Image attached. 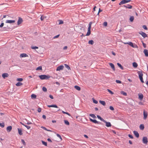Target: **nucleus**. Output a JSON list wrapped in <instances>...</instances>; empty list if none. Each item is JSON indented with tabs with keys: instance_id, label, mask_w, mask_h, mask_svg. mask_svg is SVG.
I'll use <instances>...</instances> for the list:
<instances>
[{
	"instance_id": "obj_42",
	"label": "nucleus",
	"mask_w": 148,
	"mask_h": 148,
	"mask_svg": "<svg viewBox=\"0 0 148 148\" xmlns=\"http://www.w3.org/2000/svg\"><path fill=\"white\" fill-rule=\"evenodd\" d=\"M56 135L58 137H59L60 139L61 140H62V138L60 135L58 134H57Z\"/></svg>"
},
{
	"instance_id": "obj_10",
	"label": "nucleus",
	"mask_w": 148,
	"mask_h": 148,
	"mask_svg": "<svg viewBox=\"0 0 148 148\" xmlns=\"http://www.w3.org/2000/svg\"><path fill=\"white\" fill-rule=\"evenodd\" d=\"M103 122L106 123V125L107 127H109L111 126V125L110 122H107L105 120V121H103Z\"/></svg>"
},
{
	"instance_id": "obj_47",
	"label": "nucleus",
	"mask_w": 148,
	"mask_h": 148,
	"mask_svg": "<svg viewBox=\"0 0 148 148\" xmlns=\"http://www.w3.org/2000/svg\"><path fill=\"white\" fill-rule=\"evenodd\" d=\"M116 82L117 83L121 84V81L119 80H116Z\"/></svg>"
},
{
	"instance_id": "obj_39",
	"label": "nucleus",
	"mask_w": 148,
	"mask_h": 148,
	"mask_svg": "<svg viewBox=\"0 0 148 148\" xmlns=\"http://www.w3.org/2000/svg\"><path fill=\"white\" fill-rule=\"evenodd\" d=\"M42 144L45 146H47V143L43 140H42Z\"/></svg>"
},
{
	"instance_id": "obj_6",
	"label": "nucleus",
	"mask_w": 148,
	"mask_h": 148,
	"mask_svg": "<svg viewBox=\"0 0 148 148\" xmlns=\"http://www.w3.org/2000/svg\"><path fill=\"white\" fill-rule=\"evenodd\" d=\"M139 34H140L144 38H146L147 36V34L145 33L142 31L140 32H139Z\"/></svg>"
},
{
	"instance_id": "obj_41",
	"label": "nucleus",
	"mask_w": 148,
	"mask_h": 148,
	"mask_svg": "<svg viewBox=\"0 0 148 148\" xmlns=\"http://www.w3.org/2000/svg\"><path fill=\"white\" fill-rule=\"evenodd\" d=\"M46 18V17L42 16L41 17L40 19L41 21H43L44 19Z\"/></svg>"
},
{
	"instance_id": "obj_45",
	"label": "nucleus",
	"mask_w": 148,
	"mask_h": 148,
	"mask_svg": "<svg viewBox=\"0 0 148 148\" xmlns=\"http://www.w3.org/2000/svg\"><path fill=\"white\" fill-rule=\"evenodd\" d=\"M21 142L24 145H26L25 143V142L24 140L23 139L21 140Z\"/></svg>"
},
{
	"instance_id": "obj_32",
	"label": "nucleus",
	"mask_w": 148,
	"mask_h": 148,
	"mask_svg": "<svg viewBox=\"0 0 148 148\" xmlns=\"http://www.w3.org/2000/svg\"><path fill=\"white\" fill-rule=\"evenodd\" d=\"M36 70H42V67L41 66H39L36 69Z\"/></svg>"
},
{
	"instance_id": "obj_12",
	"label": "nucleus",
	"mask_w": 148,
	"mask_h": 148,
	"mask_svg": "<svg viewBox=\"0 0 148 148\" xmlns=\"http://www.w3.org/2000/svg\"><path fill=\"white\" fill-rule=\"evenodd\" d=\"M139 78L143 77V74L142 71H138L137 72Z\"/></svg>"
},
{
	"instance_id": "obj_13",
	"label": "nucleus",
	"mask_w": 148,
	"mask_h": 148,
	"mask_svg": "<svg viewBox=\"0 0 148 148\" xmlns=\"http://www.w3.org/2000/svg\"><path fill=\"white\" fill-rule=\"evenodd\" d=\"M8 76L9 75L7 73H3L2 75V77L4 79L5 78V77H8Z\"/></svg>"
},
{
	"instance_id": "obj_1",
	"label": "nucleus",
	"mask_w": 148,
	"mask_h": 148,
	"mask_svg": "<svg viewBox=\"0 0 148 148\" xmlns=\"http://www.w3.org/2000/svg\"><path fill=\"white\" fill-rule=\"evenodd\" d=\"M39 77L41 79H49L50 76L48 75H39Z\"/></svg>"
},
{
	"instance_id": "obj_44",
	"label": "nucleus",
	"mask_w": 148,
	"mask_h": 148,
	"mask_svg": "<svg viewBox=\"0 0 148 148\" xmlns=\"http://www.w3.org/2000/svg\"><path fill=\"white\" fill-rule=\"evenodd\" d=\"M142 27L143 29H144L145 30L147 29V26L145 25H143Z\"/></svg>"
},
{
	"instance_id": "obj_25",
	"label": "nucleus",
	"mask_w": 148,
	"mask_h": 148,
	"mask_svg": "<svg viewBox=\"0 0 148 148\" xmlns=\"http://www.w3.org/2000/svg\"><path fill=\"white\" fill-rule=\"evenodd\" d=\"M23 83L21 82H18L16 84V85L17 86H18L22 85Z\"/></svg>"
},
{
	"instance_id": "obj_37",
	"label": "nucleus",
	"mask_w": 148,
	"mask_h": 148,
	"mask_svg": "<svg viewBox=\"0 0 148 148\" xmlns=\"http://www.w3.org/2000/svg\"><path fill=\"white\" fill-rule=\"evenodd\" d=\"M89 115L90 116H91V117H92V118H96V116H95V115L94 114H90Z\"/></svg>"
},
{
	"instance_id": "obj_5",
	"label": "nucleus",
	"mask_w": 148,
	"mask_h": 148,
	"mask_svg": "<svg viewBox=\"0 0 148 148\" xmlns=\"http://www.w3.org/2000/svg\"><path fill=\"white\" fill-rule=\"evenodd\" d=\"M143 143L145 144H147L148 143L147 138L146 137H143Z\"/></svg>"
},
{
	"instance_id": "obj_3",
	"label": "nucleus",
	"mask_w": 148,
	"mask_h": 148,
	"mask_svg": "<svg viewBox=\"0 0 148 148\" xmlns=\"http://www.w3.org/2000/svg\"><path fill=\"white\" fill-rule=\"evenodd\" d=\"M130 1V0H122L120 2L119 4V5H121L122 4H123L129 2Z\"/></svg>"
},
{
	"instance_id": "obj_2",
	"label": "nucleus",
	"mask_w": 148,
	"mask_h": 148,
	"mask_svg": "<svg viewBox=\"0 0 148 148\" xmlns=\"http://www.w3.org/2000/svg\"><path fill=\"white\" fill-rule=\"evenodd\" d=\"M92 24V22H90L89 24V25L88 29V32L86 36H88L90 34V29L91 28V26Z\"/></svg>"
},
{
	"instance_id": "obj_57",
	"label": "nucleus",
	"mask_w": 148,
	"mask_h": 148,
	"mask_svg": "<svg viewBox=\"0 0 148 148\" xmlns=\"http://www.w3.org/2000/svg\"><path fill=\"white\" fill-rule=\"evenodd\" d=\"M128 136L131 138L132 139L133 138V136H132V135H131L129 134L128 135Z\"/></svg>"
},
{
	"instance_id": "obj_54",
	"label": "nucleus",
	"mask_w": 148,
	"mask_h": 148,
	"mask_svg": "<svg viewBox=\"0 0 148 148\" xmlns=\"http://www.w3.org/2000/svg\"><path fill=\"white\" fill-rule=\"evenodd\" d=\"M110 110H114V108L112 106H110Z\"/></svg>"
},
{
	"instance_id": "obj_40",
	"label": "nucleus",
	"mask_w": 148,
	"mask_h": 148,
	"mask_svg": "<svg viewBox=\"0 0 148 148\" xmlns=\"http://www.w3.org/2000/svg\"><path fill=\"white\" fill-rule=\"evenodd\" d=\"M108 91V92L111 95H113L114 94V93L111 91L110 90L108 89H107Z\"/></svg>"
},
{
	"instance_id": "obj_55",
	"label": "nucleus",
	"mask_w": 148,
	"mask_h": 148,
	"mask_svg": "<svg viewBox=\"0 0 148 148\" xmlns=\"http://www.w3.org/2000/svg\"><path fill=\"white\" fill-rule=\"evenodd\" d=\"M37 111H38V112H41V108H38V109Z\"/></svg>"
},
{
	"instance_id": "obj_34",
	"label": "nucleus",
	"mask_w": 148,
	"mask_h": 148,
	"mask_svg": "<svg viewBox=\"0 0 148 148\" xmlns=\"http://www.w3.org/2000/svg\"><path fill=\"white\" fill-rule=\"evenodd\" d=\"M23 80V79L22 78H17L16 79L17 81L19 82H22Z\"/></svg>"
},
{
	"instance_id": "obj_64",
	"label": "nucleus",
	"mask_w": 148,
	"mask_h": 148,
	"mask_svg": "<svg viewBox=\"0 0 148 148\" xmlns=\"http://www.w3.org/2000/svg\"><path fill=\"white\" fill-rule=\"evenodd\" d=\"M4 25V23H1V24L0 25V27H2Z\"/></svg>"
},
{
	"instance_id": "obj_49",
	"label": "nucleus",
	"mask_w": 148,
	"mask_h": 148,
	"mask_svg": "<svg viewBox=\"0 0 148 148\" xmlns=\"http://www.w3.org/2000/svg\"><path fill=\"white\" fill-rule=\"evenodd\" d=\"M59 24H62L63 23V21H62V20H59Z\"/></svg>"
},
{
	"instance_id": "obj_19",
	"label": "nucleus",
	"mask_w": 148,
	"mask_h": 148,
	"mask_svg": "<svg viewBox=\"0 0 148 148\" xmlns=\"http://www.w3.org/2000/svg\"><path fill=\"white\" fill-rule=\"evenodd\" d=\"M90 120L91 121L95 123H99V122L97 121V120H95L92 119L91 118H90Z\"/></svg>"
},
{
	"instance_id": "obj_8",
	"label": "nucleus",
	"mask_w": 148,
	"mask_h": 148,
	"mask_svg": "<svg viewBox=\"0 0 148 148\" xmlns=\"http://www.w3.org/2000/svg\"><path fill=\"white\" fill-rule=\"evenodd\" d=\"M147 111L144 110L143 111V115H144V117L143 119H146L147 116Z\"/></svg>"
},
{
	"instance_id": "obj_33",
	"label": "nucleus",
	"mask_w": 148,
	"mask_h": 148,
	"mask_svg": "<svg viewBox=\"0 0 148 148\" xmlns=\"http://www.w3.org/2000/svg\"><path fill=\"white\" fill-rule=\"evenodd\" d=\"M130 20L131 22H132L134 20V17L133 16H131L130 18Z\"/></svg>"
},
{
	"instance_id": "obj_60",
	"label": "nucleus",
	"mask_w": 148,
	"mask_h": 148,
	"mask_svg": "<svg viewBox=\"0 0 148 148\" xmlns=\"http://www.w3.org/2000/svg\"><path fill=\"white\" fill-rule=\"evenodd\" d=\"M119 67L122 69H123V67L122 65H118Z\"/></svg>"
},
{
	"instance_id": "obj_26",
	"label": "nucleus",
	"mask_w": 148,
	"mask_h": 148,
	"mask_svg": "<svg viewBox=\"0 0 148 148\" xmlns=\"http://www.w3.org/2000/svg\"><path fill=\"white\" fill-rule=\"evenodd\" d=\"M140 128L141 130H143L144 128V126L143 125L141 124L140 126Z\"/></svg>"
},
{
	"instance_id": "obj_23",
	"label": "nucleus",
	"mask_w": 148,
	"mask_h": 148,
	"mask_svg": "<svg viewBox=\"0 0 148 148\" xmlns=\"http://www.w3.org/2000/svg\"><path fill=\"white\" fill-rule=\"evenodd\" d=\"M99 103L105 106L106 105V102L105 101H99Z\"/></svg>"
},
{
	"instance_id": "obj_29",
	"label": "nucleus",
	"mask_w": 148,
	"mask_h": 148,
	"mask_svg": "<svg viewBox=\"0 0 148 148\" xmlns=\"http://www.w3.org/2000/svg\"><path fill=\"white\" fill-rule=\"evenodd\" d=\"M31 98L32 99L34 98L35 99L36 98V95L35 94H32L31 96Z\"/></svg>"
},
{
	"instance_id": "obj_21",
	"label": "nucleus",
	"mask_w": 148,
	"mask_h": 148,
	"mask_svg": "<svg viewBox=\"0 0 148 148\" xmlns=\"http://www.w3.org/2000/svg\"><path fill=\"white\" fill-rule=\"evenodd\" d=\"M18 133L20 135H22L23 134V133L22 132L20 128H18Z\"/></svg>"
},
{
	"instance_id": "obj_36",
	"label": "nucleus",
	"mask_w": 148,
	"mask_h": 148,
	"mask_svg": "<svg viewBox=\"0 0 148 148\" xmlns=\"http://www.w3.org/2000/svg\"><path fill=\"white\" fill-rule=\"evenodd\" d=\"M62 112L63 113V114H67L69 116H71V115L68 112H65L63 111H62Z\"/></svg>"
},
{
	"instance_id": "obj_58",
	"label": "nucleus",
	"mask_w": 148,
	"mask_h": 148,
	"mask_svg": "<svg viewBox=\"0 0 148 148\" xmlns=\"http://www.w3.org/2000/svg\"><path fill=\"white\" fill-rule=\"evenodd\" d=\"M41 128L43 129L44 130L47 131V129L45 127H43V126H41Z\"/></svg>"
},
{
	"instance_id": "obj_38",
	"label": "nucleus",
	"mask_w": 148,
	"mask_h": 148,
	"mask_svg": "<svg viewBox=\"0 0 148 148\" xmlns=\"http://www.w3.org/2000/svg\"><path fill=\"white\" fill-rule=\"evenodd\" d=\"M93 101L94 103L95 104H97L98 103V101L97 100H95L93 98H92Z\"/></svg>"
},
{
	"instance_id": "obj_46",
	"label": "nucleus",
	"mask_w": 148,
	"mask_h": 148,
	"mask_svg": "<svg viewBox=\"0 0 148 148\" xmlns=\"http://www.w3.org/2000/svg\"><path fill=\"white\" fill-rule=\"evenodd\" d=\"M103 25L105 26H107V23L106 22H105L103 23Z\"/></svg>"
},
{
	"instance_id": "obj_7",
	"label": "nucleus",
	"mask_w": 148,
	"mask_h": 148,
	"mask_svg": "<svg viewBox=\"0 0 148 148\" xmlns=\"http://www.w3.org/2000/svg\"><path fill=\"white\" fill-rule=\"evenodd\" d=\"M64 68V66L63 65H60L58 67L56 70L57 71H60L63 70Z\"/></svg>"
},
{
	"instance_id": "obj_43",
	"label": "nucleus",
	"mask_w": 148,
	"mask_h": 148,
	"mask_svg": "<svg viewBox=\"0 0 148 148\" xmlns=\"http://www.w3.org/2000/svg\"><path fill=\"white\" fill-rule=\"evenodd\" d=\"M0 126L2 127H4V123H0Z\"/></svg>"
},
{
	"instance_id": "obj_9",
	"label": "nucleus",
	"mask_w": 148,
	"mask_h": 148,
	"mask_svg": "<svg viewBox=\"0 0 148 148\" xmlns=\"http://www.w3.org/2000/svg\"><path fill=\"white\" fill-rule=\"evenodd\" d=\"M23 21V20L21 18L19 17L17 21L18 25H19L20 24H21V23H22Z\"/></svg>"
},
{
	"instance_id": "obj_56",
	"label": "nucleus",
	"mask_w": 148,
	"mask_h": 148,
	"mask_svg": "<svg viewBox=\"0 0 148 148\" xmlns=\"http://www.w3.org/2000/svg\"><path fill=\"white\" fill-rule=\"evenodd\" d=\"M65 67L68 69L69 70L70 69V67L69 66V65H65Z\"/></svg>"
},
{
	"instance_id": "obj_52",
	"label": "nucleus",
	"mask_w": 148,
	"mask_h": 148,
	"mask_svg": "<svg viewBox=\"0 0 148 148\" xmlns=\"http://www.w3.org/2000/svg\"><path fill=\"white\" fill-rule=\"evenodd\" d=\"M25 127H26L27 128V129L28 130L31 127L30 126H27L26 125H25Z\"/></svg>"
},
{
	"instance_id": "obj_62",
	"label": "nucleus",
	"mask_w": 148,
	"mask_h": 148,
	"mask_svg": "<svg viewBox=\"0 0 148 148\" xmlns=\"http://www.w3.org/2000/svg\"><path fill=\"white\" fill-rule=\"evenodd\" d=\"M49 97L51 99H53V97L52 95H50Z\"/></svg>"
},
{
	"instance_id": "obj_4",
	"label": "nucleus",
	"mask_w": 148,
	"mask_h": 148,
	"mask_svg": "<svg viewBox=\"0 0 148 148\" xmlns=\"http://www.w3.org/2000/svg\"><path fill=\"white\" fill-rule=\"evenodd\" d=\"M128 44L130 46L132 47L133 48H138V47L135 44H133L132 42H128Z\"/></svg>"
},
{
	"instance_id": "obj_22",
	"label": "nucleus",
	"mask_w": 148,
	"mask_h": 148,
	"mask_svg": "<svg viewBox=\"0 0 148 148\" xmlns=\"http://www.w3.org/2000/svg\"><path fill=\"white\" fill-rule=\"evenodd\" d=\"M123 6L129 9H131L132 8V6L129 5H124Z\"/></svg>"
},
{
	"instance_id": "obj_30",
	"label": "nucleus",
	"mask_w": 148,
	"mask_h": 148,
	"mask_svg": "<svg viewBox=\"0 0 148 148\" xmlns=\"http://www.w3.org/2000/svg\"><path fill=\"white\" fill-rule=\"evenodd\" d=\"M94 43L93 41L92 40H89L88 41V43L90 44L93 45Z\"/></svg>"
},
{
	"instance_id": "obj_50",
	"label": "nucleus",
	"mask_w": 148,
	"mask_h": 148,
	"mask_svg": "<svg viewBox=\"0 0 148 148\" xmlns=\"http://www.w3.org/2000/svg\"><path fill=\"white\" fill-rule=\"evenodd\" d=\"M142 42L143 46L145 48L146 47V44L144 43L143 41H142Z\"/></svg>"
},
{
	"instance_id": "obj_61",
	"label": "nucleus",
	"mask_w": 148,
	"mask_h": 148,
	"mask_svg": "<svg viewBox=\"0 0 148 148\" xmlns=\"http://www.w3.org/2000/svg\"><path fill=\"white\" fill-rule=\"evenodd\" d=\"M59 35H60L59 34V35H57L54 36V38H58L59 37Z\"/></svg>"
},
{
	"instance_id": "obj_14",
	"label": "nucleus",
	"mask_w": 148,
	"mask_h": 148,
	"mask_svg": "<svg viewBox=\"0 0 148 148\" xmlns=\"http://www.w3.org/2000/svg\"><path fill=\"white\" fill-rule=\"evenodd\" d=\"M28 57V56L26 53H23L20 54V58L26 57Z\"/></svg>"
},
{
	"instance_id": "obj_11",
	"label": "nucleus",
	"mask_w": 148,
	"mask_h": 148,
	"mask_svg": "<svg viewBox=\"0 0 148 148\" xmlns=\"http://www.w3.org/2000/svg\"><path fill=\"white\" fill-rule=\"evenodd\" d=\"M15 22V20H7L6 21V23L11 24L14 23Z\"/></svg>"
},
{
	"instance_id": "obj_63",
	"label": "nucleus",
	"mask_w": 148,
	"mask_h": 148,
	"mask_svg": "<svg viewBox=\"0 0 148 148\" xmlns=\"http://www.w3.org/2000/svg\"><path fill=\"white\" fill-rule=\"evenodd\" d=\"M42 118L44 119H45L46 118V116L45 115H43L42 116Z\"/></svg>"
},
{
	"instance_id": "obj_59",
	"label": "nucleus",
	"mask_w": 148,
	"mask_h": 148,
	"mask_svg": "<svg viewBox=\"0 0 148 148\" xmlns=\"http://www.w3.org/2000/svg\"><path fill=\"white\" fill-rule=\"evenodd\" d=\"M138 104L140 105H143V103L141 102H139Z\"/></svg>"
},
{
	"instance_id": "obj_18",
	"label": "nucleus",
	"mask_w": 148,
	"mask_h": 148,
	"mask_svg": "<svg viewBox=\"0 0 148 148\" xmlns=\"http://www.w3.org/2000/svg\"><path fill=\"white\" fill-rule=\"evenodd\" d=\"M138 98L140 100H142L143 97V95L142 94H138Z\"/></svg>"
},
{
	"instance_id": "obj_31",
	"label": "nucleus",
	"mask_w": 148,
	"mask_h": 148,
	"mask_svg": "<svg viewBox=\"0 0 148 148\" xmlns=\"http://www.w3.org/2000/svg\"><path fill=\"white\" fill-rule=\"evenodd\" d=\"M121 93L122 94L125 96H126L127 95L126 93L123 91H121Z\"/></svg>"
},
{
	"instance_id": "obj_20",
	"label": "nucleus",
	"mask_w": 148,
	"mask_h": 148,
	"mask_svg": "<svg viewBox=\"0 0 148 148\" xmlns=\"http://www.w3.org/2000/svg\"><path fill=\"white\" fill-rule=\"evenodd\" d=\"M47 106L49 107H54L55 108H58V107L56 105H48Z\"/></svg>"
},
{
	"instance_id": "obj_35",
	"label": "nucleus",
	"mask_w": 148,
	"mask_h": 148,
	"mask_svg": "<svg viewBox=\"0 0 148 148\" xmlns=\"http://www.w3.org/2000/svg\"><path fill=\"white\" fill-rule=\"evenodd\" d=\"M42 90L44 92H46L47 91V88L45 87H43L42 88Z\"/></svg>"
},
{
	"instance_id": "obj_15",
	"label": "nucleus",
	"mask_w": 148,
	"mask_h": 148,
	"mask_svg": "<svg viewBox=\"0 0 148 148\" xmlns=\"http://www.w3.org/2000/svg\"><path fill=\"white\" fill-rule=\"evenodd\" d=\"M12 130V127L11 126H8L6 128V130L8 132H10Z\"/></svg>"
},
{
	"instance_id": "obj_27",
	"label": "nucleus",
	"mask_w": 148,
	"mask_h": 148,
	"mask_svg": "<svg viewBox=\"0 0 148 148\" xmlns=\"http://www.w3.org/2000/svg\"><path fill=\"white\" fill-rule=\"evenodd\" d=\"M97 116L99 119H100L103 122V121H105V120L102 118L101 117L99 116L98 115H97Z\"/></svg>"
},
{
	"instance_id": "obj_53",
	"label": "nucleus",
	"mask_w": 148,
	"mask_h": 148,
	"mask_svg": "<svg viewBox=\"0 0 148 148\" xmlns=\"http://www.w3.org/2000/svg\"><path fill=\"white\" fill-rule=\"evenodd\" d=\"M139 79H140L141 82L142 83H144V82L143 81V77H141V78H140Z\"/></svg>"
},
{
	"instance_id": "obj_17",
	"label": "nucleus",
	"mask_w": 148,
	"mask_h": 148,
	"mask_svg": "<svg viewBox=\"0 0 148 148\" xmlns=\"http://www.w3.org/2000/svg\"><path fill=\"white\" fill-rule=\"evenodd\" d=\"M143 52L146 56H148V51L146 49H145L144 50Z\"/></svg>"
},
{
	"instance_id": "obj_24",
	"label": "nucleus",
	"mask_w": 148,
	"mask_h": 148,
	"mask_svg": "<svg viewBox=\"0 0 148 148\" xmlns=\"http://www.w3.org/2000/svg\"><path fill=\"white\" fill-rule=\"evenodd\" d=\"M74 88L77 90H80L81 89V88L80 87L77 86H74Z\"/></svg>"
},
{
	"instance_id": "obj_48",
	"label": "nucleus",
	"mask_w": 148,
	"mask_h": 148,
	"mask_svg": "<svg viewBox=\"0 0 148 148\" xmlns=\"http://www.w3.org/2000/svg\"><path fill=\"white\" fill-rule=\"evenodd\" d=\"M31 48L32 49H37L38 48V47H31Z\"/></svg>"
},
{
	"instance_id": "obj_51",
	"label": "nucleus",
	"mask_w": 148,
	"mask_h": 148,
	"mask_svg": "<svg viewBox=\"0 0 148 148\" xmlns=\"http://www.w3.org/2000/svg\"><path fill=\"white\" fill-rule=\"evenodd\" d=\"M110 66H111V68L113 69V71H115V68H114V65H110Z\"/></svg>"
},
{
	"instance_id": "obj_28",
	"label": "nucleus",
	"mask_w": 148,
	"mask_h": 148,
	"mask_svg": "<svg viewBox=\"0 0 148 148\" xmlns=\"http://www.w3.org/2000/svg\"><path fill=\"white\" fill-rule=\"evenodd\" d=\"M64 121L65 124L66 125H69V124H70L69 123V122L67 120H64Z\"/></svg>"
},
{
	"instance_id": "obj_16",
	"label": "nucleus",
	"mask_w": 148,
	"mask_h": 148,
	"mask_svg": "<svg viewBox=\"0 0 148 148\" xmlns=\"http://www.w3.org/2000/svg\"><path fill=\"white\" fill-rule=\"evenodd\" d=\"M133 133L134 135L137 138H138L139 137V134L138 132L136 131H133Z\"/></svg>"
}]
</instances>
